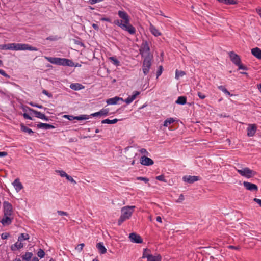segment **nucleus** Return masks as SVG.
I'll return each instance as SVG.
<instances>
[{"mask_svg":"<svg viewBox=\"0 0 261 261\" xmlns=\"http://www.w3.org/2000/svg\"><path fill=\"white\" fill-rule=\"evenodd\" d=\"M64 117L70 121L75 119V116H73L72 115H65L64 116Z\"/></svg>","mask_w":261,"mask_h":261,"instance_id":"obj_48","label":"nucleus"},{"mask_svg":"<svg viewBox=\"0 0 261 261\" xmlns=\"http://www.w3.org/2000/svg\"><path fill=\"white\" fill-rule=\"evenodd\" d=\"M70 88L74 90H79L84 88V86L79 83H73L70 85Z\"/></svg>","mask_w":261,"mask_h":261,"instance_id":"obj_29","label":"nucleus"},{"mask_svg":"<svg viewBox=\"0 0 261 261\" xmlns=\"http://www.w3.org/2000/svg\"><path fill=\"white\" fill-rule=\"evenodd\" d=\"M3 214L13 216L14 210L12 205L8 201H5L3 203Z\"/></svg>","mask_w":261,"mask_h":261,"instance_id":"obj_6","label":"nucleus"},{"mask_svg":"<svg viewBox=\"0 0 261 261\" xmlns=\"http://www.w3.org/2000/svg\"><path fill=\"white\" fill-rule=\"evenodd\" d=\"M30 105H31L33 107H37L39 109L43 108V107L42 105H39L38 104L33 103L32 102L30 103Z\"/></svg>","mask_w":261,"mask_h":261,"instance_id":"obj_58","label":"nucleus"},{"mask_svg":"<svg viewBox=\"0 0 261 261\" xmlns=\"http://www.w3.org/2000/svg\"><path fill=\"white\" fill-rule=\"evenodd\" d=\"M176 103L184 105L187 102V97L186 96H179L176 101Z\"/></svg>","mask_w":261,"mask_h":261,"instance_id":"obj_28","label":"nucleus"},{"mask_svg":"<svg viewBox=\"0 0 261 261\" xmlns=\"http://www.w3.org/2000/svg\"><path fill=\"white\" fill-rule=\"evenodd\" d=\"M118 119L115 118L113 120H110L109 119H106L102 120L101 123L102 124H115L118 122Z\"/></svg>","mask_w":261,"mask_h":261,"instance_id":"obj_33","label":"nucleus"},{"mask_svg":"<svg viewBox=\"0 0 261 261\" xmlns=\"http://www.w3.org/2000/svg\"><path fill=\"white\" fill-rule=\"evenodd\" d=\"M66 179H67L68 181H70L71 182L74 184H76V181L70 176L69 175H67V177H66Z\"/></svg>","mask_w":261,"mask_h":261,"instance_id":"obj_47","label":"nucleus"},{"mask_svg":"<svg viewBox=\"0 0 261 261\" xmlns=\"http://www.w3.org/2000/svg\"><path fill=\"white\" fill-rule=\"evenodd\" d=\"M42 93L44 95H46L48 97H52L53 95L51 93H49L47 90H43Z\"/></svg>","mask_w":261,"mask_h":261,"instance_id":"obj_52","label":"nucleus"},{"mask_svg":"<svg viewBox=\"0 0 261 261\" xmlns=\"http://www.w3.org/2000/svg\"><path fill=\"white\" fill-rule=\"evenodd\" d=\"M23 117L25 118V119H29V120H32V118L27 113H24L23 114Z\"/></svg>","mask_w":261,"mask_h":261,"instance_id":"obj_61","label":"nucleus"},{"mask_svg":"<svg viewBox=\"0 0 261 261\" xmlns=\"http://www.w3.org/2000/svg\"><path fill=\"white\" fill-rule=\"evenodd\" d=\"M75 120H86L89 118V116L86 115H81L78 116H75Z\"/></svg>","mask_w":261,"mask_h":261,"instance_id":"obj_39","label":"nucleus"},{"mask_svg":"<svg viewBox=\"0 0 261 261\" xmlns=\"http://www.w3.org/2000/svg\"><path fill=\"white\" fill-rule=\"evenodd\" d=\"M109 113V111L106 109H102L100 111L94 113L92 114L91 115L93 117L97 116H107Z\"/></svg>","mask_w":261,"mask_h":261,"instance_id":"obj_23","label":"nucleus"},{"mask_svg":"<svg viewBox=\"0 0 261 261\" xmlns=\"http://www.w3.org/2000/svg\"><path fill=\"white\" fill-rule=\"evenodd\" d=\"M135 208V206H125L121 208V214L118 220V225H121L123 222L130 218Z\"/></svg>","mask_w":261,"mask_h":261,"instance_id":"obj_2","label":"nucleus"},{"mask_svg":"<svg viewBox=\"0 0 261 261\" xmlns=\"http://www.w3.org/2000/svg\"><path fill=\"white\" fill-rule=\"evenodd\" d=\"M137 179L139 180L144 181L146 183L149 181L148 178L144 177H138Z\"/></svg>","mask_w":261,"mask_h":261,"instance_id":"obj_53","label":"nucleus"},{"mask_svg":"<svg viewBox=\"0 0 261 261\" xmlns=\"http://www.w3.org/2000/svg\"><path fill=\"white\" fill-rule=\"evenodd\" d=\"M140 152L142 153V154H148V152L146 150V149L145 148H142L140 150Z\"/></svg>","mask_w":261,"mask_h":261,"instance_id":"obj_63","label":"nucleus"},{"mask_svg":"<svg viewBox=\"0 0 261 261\" xmlns=\"http://www.w3.org/2000/svg\"><path fill=\"white\" fill-rule=\"evenodd\" d=\"M155 178H156V179H157V180H158L159 181H163V182H167V180L165 178L164 175H159V176H157L155 177Z\"/></svg>","mask_w":261,"mask_h":261,"instance_id":"obj_41","label":"nucleus"},{"mask_svg":"<svg viewBox=\"0 0 261 261\" xmlns=\"http://www.w3.org/2000/svg\"><path fill=\"white\" fill-rule=\"evenodd\" d=\"M123 101V99L122 98L118 97H114L113 98H111L108 99L107 100V103L108 105H115L117 103V102L119 101Z\"/></svg>","mask_w":261,"mask_h":261,"instance_id":"obj_16","label":"nucleus"},{"mask_svg":"<svg viewBox=\"0 0 261 261\" xmlns=\"http://www.w3.org/2000/svg\"><path fill=\"white\" fill-rule=\"evenodd\" d=\"M237 66H238L239 70H241V69L245 70H247V67L246 66L243 65V64H242L241 62H240V63H239V64L237 65Z\"/></svg>","mask_w":261,"mask_h":261,"instance_id":"obj_46","label":"nucleus"},{"mask_svg":"<svg viewBox=\"0 0 261 261\" xmlns=\"http://www.w3.org/2000/svg\"><path fill=\"white\" fill-rule=\"evenodd\" d=\"M12 43H8L0 45V49L1 50H12Z\"/></svg>","mask_w":261,"mask_h":261,"instance_id":"obj_32","label":"nucleus"},{"mask_svg":"<svg viewBox=\"0 0 261 261\" xmlns=\"http://www.w3.org/2000/svg\"><path fill=\"white\" fill-rule=\"evenodd\" d=\"M20 128L21 130L23 132L27 133L30 135H33L34 134L33 131L31 129L28 128L23 124L20 125Z\"/></svg>","mask_w":261,"mask_h":261,"instance_id":"obj_30","label":"nucleus"},{"mask_svg":"<svg viewBox=\"0 0 261 261\" xmlns=\"http://www.w3.org/2000/svg\"><path fill=\"white\" fill-rule=\"evenodd\" d=\"M13 185L17 192L20 191L23 188V186L18 178L15 179Z\"/></svg>","mask_w":261,"mask_h":261,"instance_id":"obj_18","label":"nucleus"},{"mask_svg":"<svg viewBox=\"0 0 261 261\" xmlns=\"http://www.w3.org/2000/svg\"><path fill=\"white\" fill-rule=\"evenodd\" d=\"M10 236V234L7 232L3 233L1 234V238L3 240L7 239Z\"/></svg>","mask_w":261,"mask_h":261,"instance_id":"obj_50","label":"nucleus"},{"mask_svg":"<svg viewBox=\"0 0 261 261\" xmlns=\"http://www.w3.org/2000/svg\"><path fill=\"white\" fill-rule=\"evenodd\" d=\"M140 94V92L135 91L133 92V94L129 96L133 100H135L136 97Z\"/></svg>","mask_w":261,"mask_h":261,"instance_id":"obj_44","label":"nucleus"},{"mask_svg":"<svg viewBox=\"0 0 261 261\" xmlns=\"http://www.w3.org/2000/svg\"><path fill=\"white\" fill-rule=\"evenodd\" d=\"M218 89L223 92L225 94L232 96V94H231L223 86H219L218 87Z\"/></svg>","mask_w":261,"mask_h":261,"instance_id":"obj_36","label":"nucleus"},{"mask_svg":"<svg viewBox=\"0 0 261 261\" xmlns=\"http://www.w3.org/2000/svg\"><path fill=\"white\" fill-rule=\"evenodd\" d=\"M253 200L256 202L257 203H258L259 206L261 207V199H257L255 198Z\"/></svg>","mask_w":261,"mask_h":261,"instance_id":"obj_62","label":"nucleus"},{"mask_svg":"<svg viewBox=\"0 0 261 261\" xmlns=\"http://www.w3.org/2000/svg\"><path fill=\"white\" fill-rule=\"evenodd\" d=\"M58 172L59 173L61 177H65L66 178L68 174L64 171H58Z\"/></svg>","mask_w":261,"mask_h":261,"instance_id":"obj_51","label":"nucleus"},{"mask_svg":"<svg viewBox=\"0 0 261 261\" xmlns=\"http://www.w3.org/2000/svg\"><path fill=\"white\" fill-rule=\"evenodd\" d=\"M62 66H67L69 67H73L75 66L74 62L70 59L63 58Z\"/></svg>","mask_w":261,"mask_h":261,"instance_id":"obj_24","label":"nucleus"},{"mask_svg":"<svg viewBox=\"0 0 261 261\" xmlns=\"http://www.w3.org/2000/svg\"><path fill=\"white\" fill-rule=\"evenodd\" d=\"M184 199V196L183 195V194H180L179 197V198L177 200L176 202H181L182 201H183Z\"/></svg>","mask_w":261,"mask_h":261,"instance_id":"obj_60","label":"nucleus"},{"mask_svg":"<svg viewBox=\"0 0 261 261\" xmlns=\"http://www.w3.org/2000/svg\"><path fill=\"white\" fill-rule=\"evenodd\" d=\"M252 54L258 59H261V49L255 47L251 49Z\"/></svg>","mask_w":261,"mask_h":261,"instance_id":"obj_19","label":"nucleus"},{"mask_svg":"<svg viewBox=\"0 0 261 261\" xmlns=\"http://www.w3.org/2000/svg\"><path fill=\"white\" fill-rule=\"evenodd\" d=\"M228 248L229 249H234V250H239L240 247L239 246H232V245H229L228 246Z\"/></svg>","mask_w":261,"mask_h":261,"instance_id":"obj_59","label":"nucleus"},{"mask_svg":"<svg viewBox=\"0 0 261 261\" xmlns=\"http://www.w3.org/2000/svg\"><path fill=\"white\" fill-rule=\"evenodd\" d=\"M129 238L132 242L135 243H141L143 241L139 234H136V233H131L129 234Z\"/></svg>","mask_w":261,"mask_h":261,"instance_id":"obj_11","label":"nucleus"},{"mask_svg":"<svg viewBox=\"0 0 261 261\" xmlns=\"http://www.w3.org/2000/svg\"><path fill=\"white\" fill-rule=\"evenodd\" d=\"M219 2L226 5H233L237 3L236 0H218Z\"/></svg>","mask_w":261,"mask_h":261,"instance_id":"obj_35","label":"nucleus"},{"mask_svg":"<svg viewBox=\"0 0 261 261\" xmlns=\"http://www.w3.org/2000/svg\"><path fill=\"white\" fill-rule=\"evenodd\" d=\"M147 261H161L162 256L160 254L156 255H148L147 256Z\"/></svg>","mask_w":261,"mask_h":261,"instance_id":"obj_22","label":"nucleus"},{"mask_svg":"<svg viewBox=\"0 0 261 261\" xmlns=\"http://www.w3.org/2000/svg\"><path fill=\"white\" fill-rule=\"evenodd\" d=\"M57 213L61 216H68V214L66 212L62 211H58Z\"/></svg>","mask_w":261,"mask_h":261,"instance_id":"obj_55","label":"nucleus"},{"mask_svg":"<svg viewBox=\"0 0 261 261\" xmlns=\"http://www.w3.org/2000/svg\"><path fill=\"white\" fill-rule=\"evenodd\" d=\"M0 74L2 75L3 76H4V77H7V78L10 77V76L8 74H7L4 70L1 69H0Z\"/></svg>","mask_w":261,"mask_h":261,"instance_id":"obj_49","label":"nucleus"},{"mask_svg":"<svg viewBox=\"0 0 261 261\" xmlns=\"http://www.w3.org/2000/svg\"><path fill=\"white\" fill-rule=\"evenodd\" d=\"M163 71V67L162 66H160L158 70L156 72V76L158 77L159 76H160L162 73Z\"/></svg>","mask_w":261,"mask_h":261,"instance_id":"obj_45","label":"nucleus"},{"mask_svg":"<svg viewBox=\"0 0 261 261\" xmlns=\"http://www.w3.org/2000/svg\"><path fill=\"white\" fill-rule=\"evenodd\" d=\"M23 247V244L21 242H17L15 244H13L11 246V249L12 251H16L20 249Z\"/></svg>","mask_w":261,"mask_h":261,"instance_id":"obj_21","label":"nucleus"},{"mask_svg":"<svg viewBox=\"0 0 261 261\" xmlns=\"http://www.w3.org/2000/svg\"><path fill=\"white\" fill-rule=\"evenodd\" d=\"M85 246V244L84 243H81L79 244L76 247L75 249L79 252H81L83 250V247Z\"/></svg>","mask_w":261,"mask_h":261,"instance_id":"obj_42","label":"nucleus"},{"mask_svg":"<svg viewBox=\"0 0 261 261\" xmlns=\"http://www.w3.org/2000/svg\"><path fill=\"white\" fill-rule=\"evenodd\" d=\"M176 121L177 120L176 118L171 117L169 118L164 121L163 126L165 127H168L170 124L173 123Z\"/></svg>","mask_w":261,"mask_h":261,"instance_id":"obj_27","label":"nucleus"},{"mask_svg":"<svg viewBox=\"0 0 261 261\" xmlns=\"http://www.w3.org/2000/svg\"><path fill=\"white\" fill-rule=\"evenodd\" d=\"M185 74V72L182 71L176 70L175 78L178 79L180 77L183 76Z\"/></svg>","mask_w":261,"mask_h":261,"instance_id":"obj_38","label":"nucleus"},{"mask_svg":"<svg viewBox=\"0 0 261 261\" xmlns=\"http://www.w3.org/2000/svg\"><path fill=\"white\" fill-rule=\"evenodd\" d=\"M12 50H25L37 51L38 49L36 47H33L28 44L22 43H12Z\"/></svg>","mask_w":261,"mask_h":261,"instance_id":"obj_5","label":"nucleus"},{"mask_svg":"<svg viewBox=\"0 0 261 261\" xmlns=\"http://www.w3.org/2000/svg\"><path fill=\"white\" fill-rule=\"evenodd\" d=\"M133 100L132 99H131L130 97V96H128L126 99H125V100H123V101H124L127 104H130V103H132L133 102Z\"/></svg>","mask_w":261,"mask_h":261,"instance_id":"obj_54","label":"nucleus"},{"mask_svg":"<svg viewBox=\"0 0 261 261\" xmlns=\"http://www.w3.org/2000/svg\"><path fill=\"white\" fill-rule=\"evenodd\" d=\"M110 60L113 62V64L116 66H119L120 62L119 61L116 59L115 57H111L109 58Z\"/></svg>","mask_w":261,"mask_h":261,"instance_id":"obj_40","label":"nucleus"},{"mask_svg":"<svg viewBox=\"0 0 261 261\" xmlns=\"http://www.w3.org/2000/svg\"><path fill=\"white\" fill-rule=\"evenodd\" d=\"M236 170L242 176L245 177L247 178L253 177L256 175V172L248 167L243 168L241 169L236 168Z\"/></svg>","mask_w":261,"mask_h":261,"instance_id":"obj_4","label":"nucleus"},{"mask_svg":"<svg viewBox=\"0 0 261 261\" xmlns=\"http://www.w3.org/2000/svg\"><path fill=\"white\" fill-rule=\"evenodd\" d=\"M14 220L13 216H9L3 214V218L0 220V222L4 226H8L11 224Z\"/></svg>","mask_w":261,"mask_h":261,"instance_id":"obj_8","label":"nucleus"},{"mask_svg":"<svg viewBox=\"0 0 261 261\" xmlns=\"http://www.w3.org/2000/svg\"><path fill=\"white\" fill-rule=\"evenodd\" d=\"M229 56L231 62L236 66L241 62L240 56L233 51L229 52Z\"/></svg>","mask_w":261,"mask_h":261,"instance_id":"obj_9","label":"nucleus"},{"mask_svg":"<svg viewBox=\"0 0 261 261\" xmlns=\"http://www.w3.org/2000/svg\"><path fill=\"white\" fill-rule=\"evenodd\" d=\"M100 20L102 21H107L109 22H111V19L108 17H101L100 18Z\"/></svg>","mask_w":261,"mask_h":261,"instance_id":"obj_56","label":"nucleus"},{"mask_svg":"<svg viewBox=\"0 0 261 261\" xmlns=\"http://www.w3.org/2000/svg\"><path fill=\"white\" fill-rule=\"evenodd\" d=\"M149 29L152 34H153L154 36L156 37L159 36L161 35L160 32L154 25H153L151 24L150 25Z\"/></svg>","mask_w":261,"mask_h":261,"instance_id":"obj_25","label":"nucleus"},{"mask_svg":"<svg viewBox=\"0 0 261 261\" xmlns=\"http://www.w3.org/2000/svg\"><path fill=\"white\" fill-rule=\"evenodd\" d=\"M45 58L50 63L58 65H62V59L63 58H56V57H45Z\"/></svg>","mask_w":261,"mask_h":261,"instance_id":"obj_13","label":"nucleus"},{"mask_svg":"<svg viewBox=\"0 0 261 261\" xmlns=\"http://www.w3.org/2000/svg\"><path fill=\"white\" fill-rule=\"evenodd\" d=\"M118 15L120 19H116L114 23L119 26L121 29L128 32L130 34L134 35L136 33L135 28L130 23V17L127 13L123 10H119Z\"/></svg>","mask_w":261,"mask_h":261,"instance_id":"obj_1","label":"nucleus"},{"mask_svg":"<svg viewBox=\"0 0 261 261\" xmlns=\"http://www.w3.org/2000/svg\"><path fill=\"white\" fill-rule=\"evenodd\" d=\"M140 163L143 165L150 166L153 165L154 162L150 158L145 156H143L140 159Z\"/></svg>","mask_w":261,"mask_h":261,"instance_id":"obj_15","label":"nucleus"},{"mask_svg":"<svg viewBox=\"0 0 261 261\" xmlns=\"http://www.w3.org/2000/svg\"><path fill=\"white\" fill-rule=\"evenodd\" d=\"M140 53L142 57H145L146 56L151 55L150 54V48L148 43L146 41H143L139 49Z\"/></svg>","mask_w":261,"mask_h":261,"instance_id":"obj_7","label":"nucleus"},{"mask_svg":"<svg viewBox=\"0 0 261 261\" xmlns=\"http://www.w3.org/2000/svg\"><path fill=\"white\" fill-rule=\"evenodd\" d=\"M150 250L149 249H148L147 248L144 249L142 258H147V256L151 255V254H150Z\"/></svg>","mask_w":261,"mask_h":261,"instance_id":"obj_37","label":"nucleus"},{"mask_svg":"<svg viewBox=\"0 0 261 261\" xmlns=\"http://www.w3.org/2000/svg\"><path fill=\"white\" fill-rule=\"evenodd\" d=\"M37 255L38 257L42 258L44 256L45 252L42 249H39V250H38V251L37 252Z\"/></svg>","mask_w":261,"mask_h":261,"instance_id":"obj_43","label":"nucleus"},{"mask_svg":"<svg viewBox=\"0 0 261 261\" xmlns=\"http://www.w3.org/2000/svg\"><path fill=\"white\" fill-rule=\"evenodd\" d=\"M37 127L39 128H43L44 129H49L55 128V126L51 124L44 123H40L38 124Z\"/></svg>","mask_w":261,"mask_h":261,"instance_id":"obj_20","label":"nucleus"},{"mask_svg":"<svg viewBox=\"0 0 261 261\" xmlns=\"http://www.w3.org/2000/svg\"><path fill=\"white\" fill-rule=\"evenodd\" d=\"M96 247L98 250L99 253H100L101 254H105L106 253L107 249L105 248L102 243H98L96 244Z\"/></svg>","mask_w":261,"mask_h":261,"instance_id":"obj_26","label":"nucleus"},{"mask_svg":"<svg viewBox=\"0 0 261 261\" xmlns=\"http://www.w3.org/2000/svg\"><path fill=\"white\" fill-rule=\"evenodd\" d=\"M197 95L198 97L201 99H203L206 97V96L200 92H198Z\"/></svg>","mask_w":261,"mask_h":261,"instance_id":"obj_57","label":"nucleus"},{"mask_svg":"<svg viewBox=\"0 0 261 261\" xmlns=\"http://www.w3.org/2000/svg\"><path fill=\"white\" fill-rule=\"evenodd\" d=\"M31 114H34L35 116L38 118L42 119L44 118V114L40 112L37 111L31 108H29Z\"/></svg>","mask_w":261,"mask_h":261,"instance_id":"obj_17","label":"nucleus"},{"mask_svg":"<svg viewBox=\"0 0 261 261\" xmlns=\"http://www.w3.org/2000/svg\"><path fill=\"white\" fill-rule=\"evenodd\" d=\"M29 238V235L28 233H21L18 238V241L21 242L23 240H28Z\"/></svg>","mask_w":261,"mask_h":261,"instance_id":"obj_31","label":"nucleus"},{"mask_svg":"<svg viewBox=\"0 0 261 261\" xmlns=\"http://www.w3.org/2000/svg\"><path fill=\"white\" fill-rule=\"evenodd\" d=\"M33 256V253L32 252H26L24 255L22 256V258L23 260H25L26 261H30L31 257Z\"/></svg>","mask_w":261,"mask_h":261,"instance_id":"obj_34","label":"nucleus"},{"mask_svg":"<svg viewBox=\"0 0 261 261\" xmlns=\"http://www.w3.org/2000/svg\"><path fill=\"white\" fill-rule=\"evenodd\" d=\"M92 27L93 28V29L96 31H98L99 30V26L97 24H95V23H93L92 24Z\"/></svg>","mask_w":261,"mask_h":261,"instance_id":"obj_64","label":"nucleus"},{"mask_svg":"<svg viewBox=\"0 0 261 261\" xmlns=\"http://www.w3.org/2000/svg\"><path fill=\"white\" fill-rule=\"evenodd\" d=\"M243 184L244 187L247 190H249L250 191H257L258 190V187L254 184L248 181H244Z\"/></svg>","mask_w":261,"mask_h":261,"instance_id":"obj_12","label":"nucleus"},{"mask_svg":"<svg viewBox=\"0 0 261 261\" xmlns=\"http://www.w3.org/2000/svg\"><path fill=\"white\" fill-rule=\"evenodd\" d=\"M152 55H148L144 58L142 62V71L144 75H147L149 72L152 65Z\"/></svg>","mask_w":261,"mask_h":261,"instance_id":"obj_3","label":"nucleus"},{"mask_svg":"<svg viewBox=\"0 0 261 261\" xmlns=\"http://www.w3.org/2000/svg\"><path fill=\"white\" fill-rule=\"evenodd\" d=\"M257 130V126L255 124H249L247 128V136L248 137L253 136Z\"/></svg>","mask_w":261,"mask_h":261,"instance_id":"obj_10","label":"nucleus"},{"mask_svg":"<svg viewBox=\"0 0 261 261\" xmlns=\"http://www.w3.org/2000/svg\"><path fill=\"white\" fill-rule=\"evenodd\" d=\"M199 179H200V177L197 176L189 175V176H184L182 177V180L185 182H186L188 183H190V184L193 183L195 181H197L199 180Z\"/></svg>","mask_w":261,"mask_h":261,"instance_id":"obj_14","label":"nucleus"}]
</instances>
